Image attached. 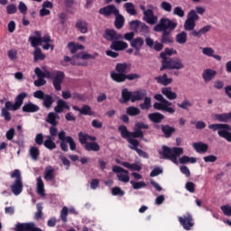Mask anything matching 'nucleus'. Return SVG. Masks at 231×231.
Wrapping results in <instances>:
<instances>
[{
	"label": "nucleus",
	"mask_w": 231,
	"mask_h": 231,
	"mask_svg": "<svg viewBox=\"0 0 231 231\" xmlns=\"http://www.w3.org/2000/svg\"><path fill=\"white\" fill-rule=\"evenodd\" d=\"M126 114L129 115V116H138V115H140V108L136 106H129L126 109Z\"/></svg>",
	"instance_id": "48"
},
{
	"label": "nucleus",
	"mask_w": 231,
	"mask_h": 231,
	"mask_svg": "<svg viewBox=\"0 0 231 231\" xmlns=\"http://www.w3.org/2000/svg\"><path fill=\"white\" fill-rule=\"evenodd\" d=\"M76 28H78L81 33H88V23L78 21L76 23Z\"/></svg>",
	"instance_id": "46"
},
{
	"label": "nucleus",
	"mask_w": 231,
	"mask_h": 231,
	"mask_svg": "<svg viewBox=\"0 0 231 231\" xmlns=\"http://www.w3.org/2000/svg\"><path fill=\"white\" fill-rule=\"evenodd\" d=\"M160 57L162 59L160 71H165V69H183L185 68L180 59L168 58L163 53H161Z\"/></svg>",
	"instance_id": "6"
},
{
	"label": "nucleus",
	"mask_w": 231,
	"mask_h": 231,
	"mask_svg": "<svg viewBox=\"0 0 231 231\" xmlns=\"http://www.w3.org/2000/svg\"><path fill=\"white\" fill-rule=\"evenodd\" d=\"M216 75H217V72L212 69H205L202 74V79L205 80V82H210V80H214Z\"/></svg>",
	"instance_id": "22"
},
{
	"label": "nucleus",
	"mask_w": 231,
	"mask_h": 231,
	"mask_svg": "<svg viewBox=\"0 0 231 231\" xmlns=\"http://www.w3.org/2000/svg\"><path fill=\"white\" fill-rule=\"evenodd\" d=\"M161 9L163 10L164 12L171 13L172 12V4L163 1L161 3Z\"/></svg>",
	"instance_id": "54"
},
{
	"label": "nucleus",
	"mask_w": 231,
	"mask_h": 231,
	"mask_svg": "<svg viewBox=\"0 0 231 231\" xmlns=\"http://www.w3.org/2000/svg\"><path fill=\"white\" fill-rule=\"evenodd\" d=\"M193 148L195 149V151L197 152H199V154L207 152V151H208V144L205 143H193Z\"/></svg>",
	"instance_id": "29"
},
{
	"label": "nucleus",
	"mask_w": 231,
	"mask_h": 231,
	"mask_svg": "<svg viewBox=\"0 0 231 231\" xmlns=\"http://www.w3.org/2000/svg\"><path fill=\"white\" fill-rule=\"evenodd\" d=\"M173 15H178V17H185V11L180 6H177L173 9Z\"/></svg>",
	"instance_id": "63"
},
{
	"label": "nucleus",
	"mask_w": 231,
	"mask_h": 231,
	"mask_svg": "<svg viewBox=\"0 0 231 231\" xmlns=\"http://www.w3.org/2000/svg\"><path fill=\"white\" fill-rule=\"evenodd\" d=\"M139 106L143 111L149 110V108L152 107L151 97L145 96L143 103L140 104Z\"/></svg>",
	"instance_id": "47"
},
{
	"label": "nucleus",
	"mask_w": 231,
	"mask_h": 231,
	"mask_svg": "<svg viewBox=\"0 0 231 231\" xmlns=\"http://www.w3.org/2000/svg\"><path fill=\"white\" fill-rule=\"evenodd\" d=\"M6 13L9 14V15H12L14 14H17V5H14V4H11L9 5H7L6 7Z\"/></svg>",
	"instance_id": "62"
},
{
	"label": "nucleus",
	"mask_w": 231,
	"mask_h": 231,
	"mask_svg": "<svg viewBox=\"0 0 231 231\" xmlns=\"http://www.w3.org/2000/svg\"><path fill=\"white\" fill-rule=\"evenodd\" d=\"M115 27L116 30H122V28H124V24H125V18L124 15L120 14V11L115 14Z\"/></svg>",
	"instance_id": "25"
},
{
	"label": "nucleus",
	"mask_w": 231,
	"mask_h": 231,
	"mask_svg": "<svg viewBox=\"0 0 231 231\" xmlns=\"http://www.w3.org/2000/svg\"><path fill=\"white\" fill-rule=\"evenodd\" d=\"M220 208L225 216L231 217V206L230 205L221 206Z\"/></svg>",
	"instance_id": "64"
},
{
	"label": "nucleus",
	"mask_w": 231,
	"mask_h": 231,
	"mask_svg": "<svg viewBox=\"0 0 231 231\" xmlns=\"http://www.w3.org/2000/svg\"><path fill=\"white\" fill-rule=\"evenodd\" d=\"M44 147L49 149V151H53V149H57V144L53 142V138L51 135L47 136V139L43 142Z\"/></svg>",
	"instance_id": "31"
},
{
	"label": "nucleus",
	"mask_w": 231,
	"mask_h": 231,
	"mask_svg": "<svg viewBox=\"0 0 231 231\" xmlns=\"http://www.w3.org/2000/svg\"><path fill=\"white\" fill-rule=\"evenodd\" d=\"M147 97V91L145 89H140L132 92V102H138L143 100Z\"/></svg>",
	"instance_id": "20"
},
{
	"label": "nucleus",
	"mask_w": 231,
	"mask_h": 231,
	"mask_svg": "<svg viewBox=\"0 0 231 231\" xmlns=\"http://www.w3.org/2000/svg\"><path fill=\"white\" fill-rule=\"evenodd\" d=\"M120 10L116 8L115 5H109L99 9V14L105 15V17H109V15H116Z\"/></svg>",
	"instance_id": "15"
},
{
	"label": "nucleus",
	"mask_w": 231,
	"mask_h": 231,
	"mask_svg": "<svg viewBox=\"0 0 231 231\" xmlns=\"http://www.w3.org/2000/svg\"><path fill=\"white\" fill-rule=\"evenodd\" d=\"M118 131L121 134L122 138H125L127 140L128 143L130 144L128 145L129 149L136 152L139 149L138 147L140 146V142L136 138H134L131 135L125 136V134H124L123 128L118 127Z\"/></svg>",
	"instance_id": "12"
},
{
	"label": "nucleus",
	"mask_w": 231,
	"mask_h": 231,
	"mask_svg": "<svg viewBox=\"0 0 231 231\" xmlns=\"http://www.w3.org/2000/svg\"><path fill=\"white\" fill-rule=\"evenodd\" d=\"M194 28H196V22H193L192 20H189L187 18L184 22V30L186 32H196Z\"/></svg>",
	"instance_id": "40"
},
{
	"label": "nucleus",
	"mask_w": 231,
	"mask_h": 231,
	"mask_svg": "<svg viewBox=\"0 0 231 231\" xmlns=\"http://www.w3.org/2000/svg\"><path fill=\"white\" fill-rule=\"evenodd\" d=\"M125 195V191L122 190L120 187H115L112 189V196H122Z\"/></svg>",
	"instance_id": "61"
},
{
	"label": "nucleus",
	"mask_w": 231,
	"mask_h": 231,
	"mask_svg": "<svg viewBox=\"0 0 231 231\" xmlns=\"http://www.w3.org/2000/svg\"><path fill=\"white\" fill-rule=\"evenodd\" d=\"M143 44H145V41H143V38L142 37H137L134 38L131 42H130V46L132 48H139L142 49V47L143 46Z\"/></svg>",
	"instance_id": "35"
},
{
	"label": "nucleus",
	"mask_w": 231,
	"mask_h": 231,
	"mask_svg": "<svg viewBox=\"0 0 231 231\" xmlns=\"http://www.w3.org/2000/svg\"><path fill=\"white\" fill-rule=\"evenodd\" d=\"M53 172H54L53 167L48 166L45 169L44 180H49L50 181H53V180H55V174H53Z\"/></svg>",
	"instance_id": "36"
},
{
	"label": "nucleus",
	"mask_w": 231,
	"mask_h": 231,
	"mask_svg": "<svg viewBox=\"0 0 231 231\" xmlns=\"http://www.w3.org/2000/svg\"><path fill=\"white\" fill-rule=\"evenodd\" d=\"M180 163H196L197 160L195 157H189L187 155L182 156L179 159Z\"/></svg>",
	"instance_id": "51"
},
{
	"label": "nucleus",
	"mask_w": 231,
	"mask_h": 231,
	"mask_svg": "<svg viewBox=\"0 0 231 231\" xmlns=\"http://www.w3.org/2000/svg\"><path fill=\"white\" fill-rule=\"evenodd\" d=\"M218 135L221 138H225V140H226L227 142H231V132H228L226 130H219Z\"/></svg>",
	"instance_id": "55"
},
{
	"label": "nucleus",
	"mask_w": 231,
	"mask_h": 231,
	"mask_svg": "<svg viewBox=\"0 0 231 231\" xmlns=\"http://www.w3.org/2000/svg\"><path fill=\"white\" fill-rule=\"evenodd\" d=\"M130 183L133 189H134V190H140V189H143V187H147V184L144 181L136 182L134 180H131Z\"/></svg>",
	"instance_id": "52"
},
{
	"label": "nucleus",
	"mask_w": 231,
	"mask_h": 231,
	"mask_svg": "<svg viewBox=\"0 0 231 231\" xmlns=\"http://www.w3.org/2000/svg\"><path fill=\"white\" fill-rule=\"evenodd\" d=\"M133 102V92L129 91L127 88H124L122 90V100H120L121 104H127V102Z\"/></svg>",
	"instance_id": "28"
},
{
	"label": "nucleus",
	"mask_w": 231,
	"mask_h": 231,
	"mask_svg": "<svg viewBox=\"0 0 231 231\" xmlns=\"http://www.w3.org/2000/svg\"><path fill=\"white\" fill-rule=\"evenodd\" d=\"M104 39H106V41L114 42L116 41H121V39H124V35H122V33L116 32V31L114 29H106Z\"/></svg>",
	"instance_id": "13"
},
{
	"label": "nucleus",
	"mask_w": 231,
	"mask_h": 231,
	"mask_svg": "<svg viewBox=\"0 0 231 231\" xmlns=\"http://www.w3.org/2000/svg\"><path fill=\"white\" fill-rule=\"evenodd\" d=\"M37 193L40 194V196H44V181H42V178L38 177L37 178Z\"/></svg>",
	"instance_id": "45"
},
{
	"label": "nucleus",
	"mask_w": 231,
	"mask_h": 231,
	"mask_svg": "<svg viewBox=\"0 0 231 231\" xmlns=\"http://www.w3.org/2000/svg\"><path fill=\"white\" fill-rule=\"evenodd\" d=\"M29 154L32 160H34V162H37V160H39V156H41V151H39V147L32 146L29 150Z\"/></svg>",
	"instance_id": "34"
},
{
	"label": "nucleus",
	"mask_w": 231,
	"mask_h": 231,
	"mask_svg": "<svg viewBox=\"0 0 231 231\" xmlns=\"http://www.w3.org/2000/svg\"><path fill=\"white\" fill-rule=\"evenodd\" d=\"M140 21L139 20H133L129 23L130 30L133 32H138L140 28Z\"/></svg>",
	"instance_id": "56"
},
{
	"label": "nucleus",
	"mask_w": 231,
	"mask_h": 231,
	"mask_svg": "<svg viewBox=\"0 0 231 231\" xmlns=\"http://www.w3.org/2000/svg\"><path fill=\"white\" fill-rule=\"evenodd\" d=\"M34 73L38 79H50L51 80H53L52 84L56 91H60V89H62V80H64V78L66 77L64 72L60 70L42 71L41 68L37 67L34 69Z\"/></svg>",
	"instance_id": "3"
},
{
	"label": "nucleus",
	"mask_w": 231,
	"mask_h": 231,
	"mask_svg": "<svg viewBox=\"0 0 231 231\" xmlns=\"http://www.w3.org/2000/svg\"><path fill=\"white\" fill-rule=\"evenodd\" d=\"M124 8L125 12H127L130 15H136L138 13L136 12V8H134V4L131 2H127L124 5Z\"/></svg>",
	"instance_id": "37"
},
{
	"label": "nucleus",
	"mask_w": 231,
	"mask_h": 231,
	"mask_svg": "<svg viewBox=\"0 0 231 231\" xmlns=\"http://www.w3.org/2000/svg\"><path fill=\"white\" fill-rule=\"evenodd\" d=\"M118 181H122L123 183H129V173H119L117 174Z\"/></svg>",
	"instance_id": "59"
},
{
	"label": "nucleus",
	"mask_w": 231,
	"mask_h": 231,
	"mask_svg": "<svg viewBox=\"0 0 231 231\" xmlns=\"http://www.w3.org/2000/svg\"><path fill=\"white\" fill-rule=\"evenodd\" d=\"M1 116L5 118V122H10V120H12V115L6 108L1 109Z\"/></svg>",
	"instance_id": "57"
},
{
	"label": "nucleus",
	"mask_w": 231,
	"mask_h": 231,
	"mask_svg": "<svg viewBox=\"0 0 231 231\" xmlns=\"http://www.w3.org/2000/svg\"><path fill=\"white\" fill-rule=\"evenodd\" d=\"M78 138L79 143L84 145L85 151H88V152L91 151L94 152H98V151H100V144L97 143V137L83 132H79L78 134Z\"/></svg>",
	"instance_id": "5"
},
{
	"label": "nucleus",
	"mask_w": 231,
	"mask_h": 231,
	"mask_svg": "<svg viewBox=\"0 0 231 231\" xmlns=\"http://www.w3.org/2000/svg\"><path fill=\"white\" fill-rule=\"evenodd\" d=\"M212 30V25H206L200 28L199 31H192L189 32L190 37H196L197 39H201L205 33H208V32Z\"/></svg>",
	"instance_id": "18"
},
{
	"label": "nucleus",
	"mask_w": 231,
	"mask_h": 231,
	"mask_svg": "<svg viewBox=\"0 0 231 231\" xmlns=\"http://www.w3.org/2000/svg\"><path fill=\"white\" fill-rule=\"evenodd\" d=\"M72 109L74 111H79V115H84L86 116H93L95 112L91 111V106L84 105L81 108L78 106H73Z\"/></svg>",
	"instance_id": "17"
},
{
	"label": "nucleus",
	"mask_w": 231,
	"mask_h": 231,
	"mask_svg": "<svg viewBox=\"0 0 231 231\" xmlns=\"http://www.w3.org/2000/svg\"><path fill=\"white\" fill-rule=\"evenodd\" d=\"M215 118L217 120V122H224L225 124H226V122H229L231 120V112L216 114Z\"/></svg>",
	"instance_id": "32"
},
{
	"label": "nucleus",
	"mask_w": 231,
	"mask_h": 231,
	"mask_svg": "<svg viewBox=\"0 0 231 231\" xmlns=\"http://www.w3.org/2000/svg\"><path fill=\"white\" fill-rule=\"evenodd\" d=\"M162 154L166 160H171L172 163L178 165V156L183 154V148L173 147L171 148L169 146H162V151L159 152Z\"/></svg>",
	"instance_id": "8"
},
{
	"label": "nucleus",
	"mask_w": 231,
	"mask_h": 231,
	"mask_svg": "<svg viewBox=\"0 0 231 231\" xmlns=\"http://www.w3.org/2000/svg\"><path fill=\"white\" fill-rule=\"evenodd\" d=\"M177 106L180 108L183 109L184 111H190V107H192V106H194V104H192V101L188 99V98H184L182 100L181 103H178Z\"/></svg>",
	"instance_id": "30"
},
{
	"label": "nucleus",
	"mask_w": 231,
	"mask_h": 231,
	"mask_svg": "<svg viewBox=\"0 0 231 231\" xmlns=\"http://www.w3.org/2000/svg\"><path fill=\"white\" fill-rule=\"evenodd\" d=\"M176 42L178 44H186L187 43V32H181L176 35L175 38Z\"/></svg>",
	"instance_id": "43"
},
{
	"label": "nucleus",
	"mask_w": 231,
	"mask_h": 231,
	"mask_svg": "<svg viewBox=\"0 0 231 231\" xmlns=\"http://www.w3.org/2000/svg\"><path fill=\"white\" fill-rule=\"evenodd\" d=\"M178 28V23L162 17L161 18L159 23H157L153 32H162L161 36V42L162 44H172L174 42V38L172 37V32Z\"/></svg>",
	"instance_id": "1"
},
{
	"label": "nucleus",
	"mask_w": 231,
	"mask_h": 231,
	"mask_svg": "<svg viewBox=\"0 0 231 231\" xmlns=\"http://www.w3.org/2000/svg\"><path fill=\"white\" fill-rule=\"evenodd\" d=\"M155 129H161L164 138H171L172 134L176 133V128L169 125H155Z\"/></svg>",
	"instance_id": "14"
},
{
	"label": "nucleus",
	"mask_w": 231,
	"mask_h": 231,
	"mask_svg": "<svg viewBox=\"0 0 231 231\" xmlns=\"http://www.w3.org/2000/svg\"><path fill=\"white\" fill-rule=\"evenodd\" d=\"M34 62H38V60H44L46 59V55L42 53L41 48H36L33 52Z\"/></svg>",
	"instance_id": "41"
},
{
	"label": "nucleus",
	"mask_w": 231,
	"mask_h": 231,
	"mask_svg": "<svg viewBox=\"0 0 231 231\" xmlns=\"http://www.w3.org/2000/svg\"><path fill=\"white\" fill-rule=\"evenodd\" d=\"M187 19L189 21H193V23H196V21H199V15H198L196 10L192 9L189 12Z\"/></svg>",
	"instance_id": "49"
},
{
	"label": "nucleus",
	"mask_w": 231,
	"mask_h": 231,
	"mask_svg": "<svg viewBox=\"0 0 231 231\" xmlns=\"http://www.w3.org/2000/svg\"><path fill=\"white\" fill-rule=\"evenodd\" d=\"M37 211L35 212V219L39 221V219H42V204H37L36 206Z\"/></svg>",
	"instance_id": "58"
},
{
	"label": "nucleus",
	"mask_w": 231,
	"mask_h": 231,
	"mask_svg": "<svg viewBox=\"0 0 231 231\" xmlns=\"http://www.w3.org/2000/svg\"><path fill=\"white\" fill-rule=\"evenodd\" d=\"M28 93L22 92L17 95L15 97L14 104L12 103V101H6L5 102V107L4 109H6L7 111H17L20 109L21 106L24 103V98H27Z\"/></svg>",
	"instance_id": "10"
},
{
	"label": "nucleus",
	"mask_w": 231,
	"mask_h": 231,
	"mask_svg": "<svg viewBox=\"0 0 231 231\" xmlns=\"http://www.w3.org/2000/svg\"><path fill=\"white\" fill-rule=\"evenodd\" d=\"M163 104H164V113H169V115H174V113H176V109L171 106H172L171 102H170L167 99H164Z\"/></svg>",
	"instance_id": "42"
},
{
	"label": "nucleus",
	"mask_w": 231,
	"mask_h": 231,
	"mask_svg": "<svg viewBox=\"0 0 231 231\" xmlns=\"http://www.w3.org/2000/svg\"><path fill=\"white\" fill-rule=\"evenodd\" d=\"M185 189L188 190V192L194 194V192H196V184H194V182L188 181L185 184Z\"/></svg>",
	"instance_id": "60"
},
{
	"label": "nucleus",
	"mask_w": 231,
	"mask_h": 231,
	"mask_svg": "<svg viewBox=\"0 0 231 231\" xmlns=\"http://www.w3.org/2000/svg\"><path fill=\"white\" fill-rule=\"evenodd\" d=\"M121 165L123 167H125V169H130V171H137L138 172H140V171H142V166L136 164V163H129L127 162H121Z\"/></svg>",
	"instance_id": "38"
},
{
	"label": "nucleus",
	"mask_w": 231,
	"mask_h": 231,
	"mask_svg": "<svg viewBox=\"0 0 231 231\" xmlns=\"http://www.w3.org/2000/svg\"><path fill=\"white\" fill-rule=\"evenodd\" d=\"M64 109H67V111H69L70 107L68 106V103L64 101L63 99H59L57 101V105L54 107L55 113L60 114L64 112Z\"/></svg>",
	"instance_id": "21"
},
{
	"label": "nucleus",
	"mask_w": 231,
	"mask_h": 231,
	"mask_svg": "<svg viewBox=\"0 0 231 231\" xmlns=\"http://www.w3.org/2000/svg\"><path fill=\"white\" fill-rule=\"evenodd\" d=\"M162 93L168 100H176V98H178V94L173 92L171 88H162Z\"/></svg>",
	"instance_id": "24"
},
{
	"label": "nucleus",
	"mask_w": 231,
	"mask_h": 231,
	"mask_svg": "<svg viewBox=\"0 0 231 231\" xmlns=\"http://www.w3.org/2000/svg\"><path fill=\"white\" fill-rule=\"evenodd\" d=\"M148 118L150 122H152V124H162V122L165 120V116H163V114H161L160 112H154L149 114Z\"/></svg>",
	"instance_id": "19"
},
{
	"label": "nucleus",
	"mask_w": 231,
	"mask_h": 231,
	"mask_svg": "<svg viewBox=\"0 0 231 231\" xmlns=\"http://www.w3.org/2000/svg\"><path fill=\"white\" fill-rule=\"evenodd\" d=\"M115 69L116 71L110 73V78L114 82H117L118 84L125 82L126 80H138V79L142 77L138 73L127 74L131 71V64L126 62L117 63Z\"/></svg>",
	"instance_id": "2"
},
{
	"label": "nucleus",
	"mask_w": 231,
	"mask_h": 231,
	"mask_svg": "<svg viewBox=\"0 0 231 231\" xmlns=\"http://www.w3.org/2000/svg\"><path fill=\"white\" fill-rule=\"evenodd\" d=\"M42 100H43L42 106L46 109H50V107H51V106H53V103L55 102V99L53 98V97L48 94H46L45 97H43Z\"/></svg>",
	"instance_id": "33"
},
{
	"label": "nucleus",
	"mask_w": 231,
	"mask_h": 231,
	"mask_svg": "<svg viewBox=\"0 0 231 231\" xmlns=\"http://www.w3.org/2000/svg\"><path fill=\"white\" fill-rule=\"evenodd\" d=\"M68 214H69V210L67 207H63L60 212V219L62 223H68Z\"/></svg>",
	"instance_id": "53"
},
{
	"label": "nucleus",
	"mask_w": 231,
	"mask_h": 231,
	"mask_svg": "<svg viewBox=\"0 0 231 231\" xmlns=\"http://www.w3.org/2000/svg\"><path fill=\"white\" fill-rule=\"evenodd\" d=\"M129 44H127V42L118 40L112 42L110 45L111 50H114L115 51H124V50H127Z\"/></svg>",
	"instance_id": "16"
},
{
	"label": "nucleus",
	"mask_w": 231,
	"mask_h": 231,
	"mask_svg": "<svg viewBox=\"0 0 231 231\" xmlns=\"http://www.w3.org/2000/svg\"><path fill=\"white\" fill-rule=\"evenodd\" d=\"M29 42H31V46H32V48H37V46H41V44H42L41 38H37L35 36H30Z\"/></svg>",
	"instance_id": "50"
},
{
	"label": "nucleus",
	"mask_w": 231,
	"mask_h": 231,
	"mask_svg": "<svg viewBox=\"0 0 231 231\" xmlns=\"http://www.w3.org/2000/svg\"><path fill=\"white\" fill-rule=\"evenodd\" d=\"M49 133L51 134V138H55V136H57L58 134V138L60 141V147L64 152H68L69 151L68 143L69 145L70 151H75V149H77V143L73 140V137L66 136V132L64 130H61L59 133V129H57L56 126L52 125L50 127Z\"/></svg>",
	"instance_id": "4"
},
{
	"label": "nucleus",
	"mask_w": 231,
	"mask_h": 231,
	"mask_svg": "<svg viewBox=\"0 0 231 231\" xmlns=\"http://www.w3.org/2000/svg\"><path fill=\"white\" fill-rule=\"evenodd\" d=\"M39 109H40L39 106L32 102L25 103L24 106L22 107V111L23 113H37Z\"/></svg>",
	"instance_id": "23"
},
{
	"label": "nucleus",
	"mask_w": 231,
	"mask_h": 231,
	"mask_svg": "<svg viewBox=\"0 0 231 231\" xmlns=\"http://www.w3.org/2000/svg\"><path fill=\"white\" fill-rule=\"evenodd\" d=\"M155 80L162 86H169V84H172V78H168L167 73H164L162 76L156 77Z\"/></svg>",
	"instance_id": "27"
},
{
	"label": "nucleus",
	"mask_w": 231,
	"mask_h": 231,
	"mask_svg": "<svg viewBox=\"0 0 231 231\" xmlns=\"http://www.w3.org/2000/svg\"><path fill=\"white\" fill-rule=\"evenodd\" d=\"M46 122L48 124H51V125H53V126H57V114L53 113V112H51L48 114V116H47V119H46Z\"/></svg>",
	"instance_id": "44"
},
{
	"label": "nucleus",
	"mask_w": 231,
	"mask_h": 231,
	"mask_svg": "<svg viewBox=\"0 0 231 231\" xmlns=\"http://www.w3.org/2000/svg\"><path fill=\"white\" fill-rule=\"evenodd\" d=\"M11 178H15V180L11 185V190L14 196H19L23 192V177H21V171L14 170L11 173Z\"/></svg>",
	"instance_id": "9"
},
{
	"label": "nucleus",
	"mask_w": 231,
	"mask_h": 231,
	"mask_svg": "<svg viewBox=\"0 0 231 231\" xmlns=\"http://www.w3.org/2000/svg\"><path fill=\"white\" fill-rule=\"evenodd\" d=\"M97 57H98V53H94V54H89L88 52L85 51H81L79 52L78 54H76L73 59H82V60H89V59H97Z\"/></svg>",
	"instance_id": "26"
},
{
	"label": "nucleus",
	"mask_w": 231,
	"mask_h": 231,
	"mask_svg": "<svg viewBox=\"0 0 231 231\" xmlns=\"http://www.w3.org/2000/svg\"><path fill=\"white\" fill-rule=\"evenodd\" d=\"M208 129H212V131H217L219 129H226V131H230V125L226 124H211L208 125Z\"/></svg>",
	"instance_id": "39"
},
{
	"label": "nucleus",
	"mask_w": 231,
	"mask_h": 231,
	"mask_svg": "<svg viewBox=\"0 0 231 231\" xmlns=\"http://www.w3.org/2000/svg\"><path fill=\"white\" fill-rule=\"evenodd\" d=\"M178 219L184 230H190L194 226V219L190 213H186L183 217H179Z\"/></svg>",
	"instance_id": "11"
},
{
	"label": "nucleus",
	"mask_w": 231,
	"mask_h": 231,
	"mask_svg": "<svg viewBox=\"0 0 231 231\" xmlns=\"http://www.w3.org/2000/svg\"><path fill=\"white\" fill-rule=\"evenodd\" d=\"M119 127L123 129V134H125V136H133V138H140L141 140L147 142V140L143 139L144 135L142 129H149V125L143 122H137L134 125V132H130L129 130H127V126L125 125H120Z\"/></svg>",
	"instance_id": "7"
}]
</instances>
